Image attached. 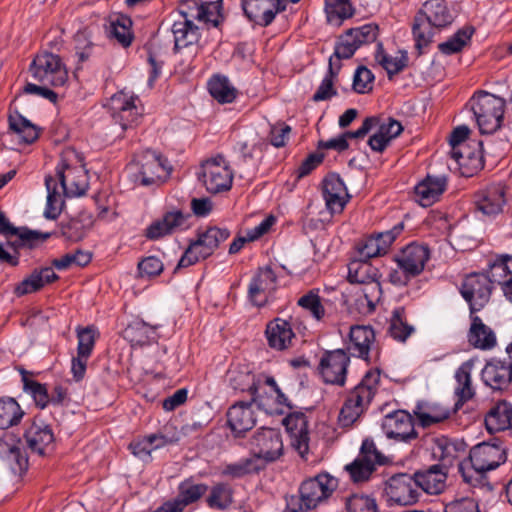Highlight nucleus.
Masks as SVG:
<instances>
[{
  "label": "nucleus",
  "instance_id": "14",
  "mask_svg": "<svg viewBox=\"0 0 512 512\" xmlns=\"http://www.w3.org/2000/svg\"><path fill=\"white\" fill-rule=\"evenodd\" d=\"M257 404L258 408L270 415L283 414L284 407L291 408L288 398L278 387L274 377L265 376L259 382V388L251 395L249 401Z\"/></svg>",
  "mask_w": 512,
  "mask_h": 512
},
{
  "label": "nucleus",
  "instance_id": "54",
  "mask_svg": "<svg viewBox=\"0 0 512 512\" xmlns=\"http://www.w3.org/2000/svg\"><path fill=\"white\" fill-rule=\"evenodd\" d=\"M45 186L47 189V202L44 210V217L50 220H55L61 214L64 201L61 194L57 191V183L52 176L45 177Z\"/></svg>",
  "mask_w": 512,
  "mask_h": 512
},
{
  "label": "nucleus",
  "instance_id": "52",
  "mask_svg": "<svg viewBox=\"0 0 512 512\" xmlns=\"http://www.w3.org/2000/svg\"><path fill=\"white\" fill-rule=\"evenodd\" d=\"M341 63H338L334 66L332 62V57L329 58L328 70L321 81L319 87L316 92L312 96V101L320 102L331 99L333 96L337 95V90L334 88V81L337 78L339 71L341 69Z\"/></svg>",
  "mask_w": 512,
  "mask_h": 512
},
{
  "label": "nucleus",
  "instance_id": "49",
  "mask_svg": "<svg viewBox=\"0 0 512 512\" xmlns=\"http://www.w3.org/2000/svg\"><path fill=\"white\" fill-rule=\"evenodd\" d=\"M208 491V485L193 483L190 479L182 481L178 486V495L172 499L184 511L185 507L197 502Z\"/></svg>",
  "mask_w": 512,
  "mask_h": 512
},
{
  "label": "nucleus",
  "instance_id": "4",
  "mask_svg": "<svg viewBox=\"0 0 512 512\" xmlns=\"http://www.w3.org/2000/svg\"><path fill=\"white\" fill-rule=\"evenodd\" d=\"M380 378V369L372 368L368 370L361 381L348 392L338 417L342 426H351L369 408L378 392Z\"/></svg>",
  "mask_w": 512,
  "mask_h": 512
},
{
  "label": "nucleus",
  "instance_id": "39",
  "mask_svg": "<svg viewBox=\"0 0 512 512\" xmlns=\"http://www.w3.org/2000/svg\"><path fill=\"white\" fill-rule=\"evenodd\" d=\"M472 363L466 361L460 365L455 372L456 386L454 394L457 397L455 410L460 409L467 401L475 396V390L472 387L471 371Z\"/></svg>",
  "mask_w": 512,
  "mask_h": 512
},
{
  "label": "nucleus",
  "instance_id": "28",
  "mask_svg": "<svg viewBox=\"0 0 512 512\" xmlns=\"http://www.w3.org/2000/svg\"><path fill=\"white\" fill-rule=\"evenodd\" d=\"M137 97L127 96L125 93H117L111 98L112 117L123 130L137 124L141 114L135 101Z\"/></svg>",
  "mask_w": 512,
  "mask_h": 512
},
{
  "label": "nucleus",
  "instance_id": "37",
  "mask_svg": "<svg viewBox=\"0 0 512 512\" xmlns=\"http://www.w3.org/2000/svg\"><path fill=\"white\" fill-rule=\"evenodd\" d=\"M471 325L468 331V342L475 348L490 350L495 347L497 340L494 331L485 325L475 313H470Z\"/></svg>",
  "mask_w": 512,
  "mask_h": 512
},
{
  "label": "nucleus",
  "instance_id": "47",
  "mask_svg": "<svg viewBox=\"0 0 512 512\" xmlns=\"http://www.w3.org/2000/svg\"><path fill=\"white\" fill-rule=\"evenodd\" d=\"M475 28L472 25H465L458 29L445 42L438 45V50L447 56L460 53L471 42Z\"/></svg>",
  "mask_w": 512,
  "mask_h": 512
},
{
  "label": "nucleus",
  "instance_id": "59",
  "mask_svg": "<svg viewBox=\"0 0 512 512\" xmlns=\"http://www.w3.org/2000/svg\"><path fill=\"white\" fill-rule=\"evenodd\" d=\"M346 512H378L376 499L363 493H353L345 499Z\"/></svg>",
  "mask_w": 512,
  "mask_h": 512
},
{
  "label": "nucleus",
  "instance_id": "36",
  "mask_svg": "<svg viewBox=\"0 0 512 512\" xmlns=\"http://www.w3.org/2000/svg\"><path fill=\"white\" fill-rule=\"evenodd\" d=\"M227 378L230 387L235 392H248L251 396L252 393L259 388V382L261 381V376H256L248 367V365H233L227 372Z\"/></svg>",
  "mask_w": 512,
  "mask_h": 512
},
{
  "label": "nucleus",
  "instance_id": "10",
  "mask_svg": "<svg viewBox=\"0 0 512 512\" xmlns=\"http://www.w3.org/2000/svg\"><path fill=\"white\" fill-rule=\"evenodd\" d=\"M350 356L344 349L324 350L316 371L323 383L343 387L346 384Z\"/></svg>",
  "mask_w": 512,
  "mask_h": 512
},
{
  "label": "nucleus",
  "instance_id": "31",
  "mask_svg": "<svg viewBox=\"0 0 512 512\" xmlns=\"http://www.w3.org/2000/svg\"><path fill=\"white\" fill-rule=\"evenodd\" d=\"M227 423L235 436H241L251 430L256 424L252 404L249 401L233 404L227 411Z\"/></svg>",
  "mask_w": 512,
  "mask_h": 512
},
{
  "label": "nucleus",
  "instance_id": "64",
  "mask_svg": "<svg viewBox=\"0 0 512 512\" xmlns=\"http://www.w3.org/2000/svg\"><path fill=\"white\" fill-rule=\"evenodd\" d=\"M492 277L501 283V278L512 277V255H499L491 264Z\"/></svg>",
  "mask_w": 512,
  "mask_h": 512
},
{
  "label": "nucleus",
  "instance_id": "60",
  "mask_svg": "<svg viewBox=\"0 0 512 512\" xmlns=\"http://www.w3.org/2000/svg\"><path fill=\"white\" fill-rule=\"evenodd\" d=\"M360 47L350 31L347 30L338 37L331 57H336L338 60L350 59Z\"/></svg>",
  "mask_w": 512,
  "mask_h": 512
},
{
  "label": "nucleus",
  "instance_id": "25",
  "mask_svg": "<svg viewBox=\"0 0 512 512\" xmlns=\"http://www.w3.org/2000/svg\"><path fill=\"white\" fill-rule=\"evenodd\" d=\"M322 195L331 213H341L351 196L338 173H328L322 181Z\"/></svg>",
  "mask_w": 512,
  "mask_h": 512
},
{
  "label": "nucleus",
  "instance_id": "45",
  "mask_svg": "<svg viewBox=\"0 0 512 512\" xmlns=\"http://www.w3.org/2000/svg\"><path fill=\"white\" fill-rule=\"evenodd\" d=\"M52 236L50 232H39L28 227H19L16 239L7 241L8 247L19 252L22 248L34 249Z\"/></svg>",
  "mask_w": 512,
  "mask_h": 512
},
{
  "label": "nucleus",
  "instance_id": "9",
  "mask_svg": "<svg viewBox=\"0 0 512 512\" xmlns=\"http://www.w3.org/2000/svg\"><path fill=\"white\" fill-rule=\"evenodd\" d=\"M497 281L489 274L473 272L463 280L460 293L469 304L471 314L480 311L489 302L493 291V284Z\"/></svg>",
  "mask_w": 512,
  "mask_h": 512
},
{
  "label": "nucleus",
  "instance_id": "23",
  "mask_svg": "<svg viewBox=\"0 0 512 512\" xmlns=\"http://www.w3.org/2000/svg\"><path fill=\"white\" fill-rule=\"evenodd\" d=\"M375 331L370 325H352L344 349L349 356L360 358L370 363V351L375 344Z\"/></svg>",
  "mask_w": 512,
  "mask_h": 512
},
{
  "label": "nucleus",
  "instance_id": "56",
  "mask_svg": "<svg viewBox=\"0 0 512 512\" xmlns=\"http://www.w3.org/2000/svg\"><path fill=\"white\" fill-rule=\"evenodd\" d=\"M263 469L264 465L258 463V459L250 457L241 459L239 462L236 463H230L225 465L221 471V475L235 479L242 478L249 474L258 473Z\"/></svg>",
  "mask_w": 512,
  "mask_h": 512
},
{
  "label": "nucleus",
  "instance_id": "30",
  "mask_svg": "<svg viewBox=\"0 0 512 512\" xmlns=\"http://www.w3.org/2000/svg\"><path fill=\"white\" fill-rule=\"evenodd\" d=\"M265 336L268 346L277 351L286 350L293 345L295 333L288 320L274 318L266 325Z\"/></svg>",
  "mask_w": 512,
  "mask_h": 512
},
{
  "label": "nucleus",
  "instance_id": "48",
  "mask_svg": "<svg viewBox=\"0 0 512 512\" xmlns=\"http://www.w3.org/2000/svg\"><path fill=\"white\" fill-rule=\"evenodd\" d=\"M210 95L219 103H232L237 97V90L229 79L220 74L213 75L207 83Z\"/></svg>",
  "mask_w": 512,
  "mask_h": 512
},
{
  "label": "nucleus",
  "instance_id": "46",
  "mask_svg": "<svg viewBox=\"0 0 512 512\" xmlns=\"http://www.w3.org/2000/svg\"><path fill=\"white\" fill-rule=\"evenodd\" d=\"M132 24V19L129 16L117 15L115 18L110 19L109 37L116 39L123 48L129 47L134 40Z\"/></svg>",
  "mask_w": 512,
  "mask_h": 512
},
{
  "label": "nucleus",
  "instance_id": "11",
  "mask_svg": "<svg viewBox=\"0 0 512 512\" xmlns=\"http://www.w3.org/2000/svg\"><path fill=\"white\" fill-rule=\"evenodd\" d=\"M29 70L35 80L52 87L63 86L68 80V73L60 56L50 52L37 55Z\"/></svg>",
  "mask_w": 512,
  "mask_h": 512
},
{
  "label": "nucleus",
  "instance_id": "51",
  "mask_svg": "<svg viewBox=\"0 0 512 512\" xmlns=\"http://www.w3.org/2000/svg\"><path fill=\"white\" fill-rule=\"evenodd\" d=\"M24 415L25 412L14 398L0 399V429L6 430L17 426L22 421Z\"/></svg>",
  "mask_w": 512,
  "mask_h": 512
},
{
  "label": "nucleus",
  "instance_id": "16",
  "mask_svg": "<svg viewBox=\"0 0 512 512\" xmlns=\"http://www.w3.org/2000/svg\"><path fill=\"white\" fill-rule=\"evenodd\" d=\"M385 493L390 501L399 505H413L421 497L415 472L397 473L385 482Z\"/></svg>",
  "mask_w": 512,
  "mask_h": 512
},
{
  "label": "nucleus",
  "instance_id": "22",
  "mask_svg": "<svg viewBox=\"0 0 512 512\" xmlns=\"http://www.w3.org/2000/svg\"><path fill=\"white\" fill-rule=\"evenodd\" d=\"M506 202V190L500 183L481 188L473 195L476 211L486 217H496L502 213Z\"/></svg>",
  "mask_w": 512,
  "mask_h": 512
},
{
  "label": "nucleus",
  "instance_id": "18",
  "mask_svg": "<svg viewBox=\"0 0 512 512\" xmlns=\"http://www.w3.org/2000/svg\"><path fill=\"white\" fill-rule=\"evenodd\" d=\"M69 156L79 158L74 150L65 152L62 156L61 164L56 168V174L61 188L67 195L81 196L85 194L87 183L85 181L84 167H72L67 163Z\"/></svg>",
  "mask_w": 512,
  "mask_h": 512
},
{
  "label": "nucleus",
  "instance_id": "55",
  "mask_svg": "<svg viewBox=\"0 0 512 512\" xmlns=\"http://www.w3.org/2000/svg\"><path fill=\"white\" fill-rule=\"evenodd\" d=\"M456 445L450 442L447 438L436 439L435 448L433 449L434 458L438 459L436 465L449 472L458 458Z\"/></svg>",
  "mask_w": 512,
  "mask_h": 512
},
{
  "label": "nucleus",
  "instance_id": "1",
  "mask_svg": "<svg viewBox=\"0 0 512 512\" xmlns=\"http://www.w3.org/2000/svg\"><path fill=\"white\" fill-rule=\"evenodd\" d=\"M455 14L446 0H427L414 16L412 34L418 56L423 54L433 41L435 30L450 26Z\"/></svg>",
  "mask_w": 512,
  "mask_h": 512
},
{
  "label": "nucleus",
  "instance_id": "33",
  "mask_svg": "<svg viewBox=\"0 0 512 512\" xmlns=\"http://www.w3.org/2000/svg\"><path fill=\"white\" fill-rule=\"evenodd\" d=\"M421 493L438 495L446 488L448 471L434 464L415 472Z\"/></svg>",
  "mask_w": 512,
  "mask_h": 512
},
{
  "label": "nucleus",
  "instance_id": "17",
  "mask_svg": "<svg viewBox=\"0 0 512 512\" xmlns=\"http://www.w3.org/2000/svg\"><path fill=\"white\" fill-rule=\"evenodd\" d=\"M382 429L389 439L411 444L418 439L414 418L404 410H396L387 414L382 421Z\"/></svg>",
  "mask_w": 512,
  "mask_h": 512
},
{
  "label": "nucleus",
  "instance_id": "44",
  "mask_svg": "<svg viewBox=\"0 0 512 512\" xmlns=\"http://www.w3.org/2000/svg\"><path fill=\"white\" fill-rule=\"evenodd\" d=\"M387 332L395 341L401 343H405L415 332L414 326L407 321L404 307H397L392 311Z\"/></svg>",
  "mask_w": 512,
  "mask_h": 512
},
{
  "label": "nucleus",
  "instance_id": "50",
  "mask_svg": "<svg viewBox=\"0 0 512 512\" xmlns=\"http://www.w3.org/2000/svg\"><path fill=\"white\" fill-rule=\"evenodd\" d=\"M234 490L229 483H215L206 497V503L209 508L215 510H226L233 503Z\"/></svg>",
  "mask_w": 512,
  "mask_h": 512
},
{
  "label": "nucleus",
  "instance_id": "58",
  "mask_svg": "<svg viewBox=\"0 0 512 512\" xmlns=\"http://www.w3.org/2000/svg\"><path fill=\"white\" fill-rule=\"evenodd\" d=\"M92 260V254L88 251L77 249L74 252L64 254L60 258L52 260V266L58 270H66L72 265L87 266Z\"/></svg>",
  "mask_w": 512,
  "mask_h": 512
},
{
  "label": "nucleus",
  "instance_id": "35",
  "mask_svg": "<svg viewBox=\"0 0 512 512\" xmlns=\"http://www.w3.org/2000/svg\"><path fill=\"white\" fill-rule=\"evenodd\" d=\"M59 279L52 267H42L34 269L29 276L24 278L16 285L14 293L18 296L40 291L45 285L53 283Z\"/></svg>",
  "mask_w": 512,
  "mask_h": 512
},
{
  "label": "nucleus",
  "instance_id": "6",
  "mask_svg": "<svg viewBox=\"0 0 512 512\" xmlns=\"http://www.w3.org/2000/svg\"><path fill=\"white\" fill-rule=\"evenodd\" d=\"M467 105L481 134H493L501 128L506 105L504 98L481 90L473 94Z\"/></svg>",
  "mask_w": 512,
  "mask_h": 512
},
{
  "label": "nucleus",
  "instance_id": "40",
  "mask_svg": "<svg viewBox=\"0 0 512 512\" xmlns=\"http://www.w3.org/2000/svg\"><path fill=\"white\" fill-rule=\"evenodd\" d=\"M398 53L399 56L393 57L386 53L382 42L377 43L374 55L375 61L385 69L390 80L408 66L409 57L407 51L399 50Z\"/></svg>",
  "mask_w": 512,
  "mask_h": 512
},
{
  "label": "nucleus",
  "instance_id": "21",
  "mask_svg": "<svg viewBox=\"0 0 512 512\" xmlns=\"http://www.w3.org/2000/svg\"><path fill=\"white\" fill-rule=\"evenodd\" d=\"M241 7L247 19L261 27L272 24L286 10L285 0H241Z\"/></svg>",
  "mask_w": 512,
  "mask_h": 512
},
{
  "label": "nucleus",
  "instance_id": "2",
  "mask_svg": "<svg viewBox=\"0 0 512 512\" xmlns=\"http://www.w3.org/2000/svg\"><path fill=\"white\" fill-rule=\"evenodd\" d=\"M405 228L403 221L395 224L390 230L373 233L357 244V251L360 262H353L349 266L348 281L350 283H367L369 276L366 275L369 266L367 261L371 258L385 255L393 242L400 236Z\"/></svg>",
  "mask_w": 512,
  "mask_h": 512
},
{
  "label": "nucleus",
  "instance_id": "13",
  "mask_svg": "<svg viewBox=\"0 0 512 512\" xmlns=\"http://www.w3.org/2000/svg\"><path fill=\"white\" fill-rule=\"evenodd\" d=\"M252 458L264 466L278 460L284 452L282 435L279 429L261 428L250 440Z\"/></svg>",
  "mask_w": 512,
  "mask_h": 512
},
{
  "label": "nucleus",
  "instance_id": "20",
  "mask_svg": "<svg viewBox=\"0 0 512 512\" xmlns=\"http://www.w3.org/2000/svg\"><path fill=\"white\" fill-rule=\"evenodd\" d=\"M277 289V275L271 266L259 267L253 275L248 298L254 306L264 307Z\"/></svg>",
  "mask_w": 512,
  "mask_h": 512
},
{
  "label": "nucleus",
  "instance_id": "24",
  "mask_svg": "<svg viewBox=\"0 0 512 512\" xmlns=\"http://www.w3.org/2000/svg\"><path fill=\"white\" fill-rule=\"evenodd\" d=\"M27 447L38 455H44L54 443L53 430L40 416H35L26 426L23 434Z\"/></svg>",
  "mask_w": 512,
  "mask_h": 512
},
{
  "label": "nucleus",
  "instance_id": "7",
  "mask_svg": "<svg viewBox=\"0 0 512 512\" xmlns=\"http://www.w3.org/2000/svg\"><path fill=\"white\" fill-rule=\"evenodd\" d=\"M230 235L231 233L227 228L216 226L207 227L204 231L198 230L197 239L190 241L175 270L192 266L207 259Z\"/></svg>",
  "mask_w": 512,
  "mask_h": 512
},
{
  "label": "nucleus",
  "instance_id": "3",
  "mask_svg": "<svg viewBox=\"0 0 512 512\" xmlns=\"http://www.w3.org/2000/svg\"><path fill=\"white\" fill-rule=\"evenodd\" d=\"M338 487V480L327 472H321L301 482L299 496L292 495L286 500L283 512H308L327 503Z\"/></svg>",
  "mask_w": 512,
  "mask_h": 512
},
{
  "label": "nucleus",
  "instance_id": "57",
  "mask_svg": "<svg viewBox=\"0 0 512 512\" xmlns=\"http://www.w3.org/2000/svg\"><path fill=\"white\" fill-rule=\"evenodd\" d=\"M325 12L330 23H341L354 15V8L350 0H325Z\"/></svg>",
  "mask_w": 512,
  "mask_h": 512
},
{
  "label": "nucleus",
  "instance_id": "8",
  "mask_svg": "<svg viewBox=\"0 0 512 512\" xmlns=\"http://www.w3.org/2000/svg\"><path fill=\"white\" fill-rule=\"evenodd\" d=\"M386 463H388V458L377 449L374 440L365 438L362 441L359 455L345 466V471L353 483L360 484L369 481L377 470V466Z\"/></svg>",
  "mask_w": 512,
  "mask_h": 512
},
{
  "label": "nucleus",
  "instance_id": "42",
  "mask_svg": "<svg viewBox=\"0 0 512 512\" xmlns=\"http://www.w3.org/2000/svg\"><path fill=\"white\" fill-rule=\"evenodd\" d=\"M450 154L457 162L461 174L465 177L473 176L484 167L480 151L472 150L470 146L457 152H450Z\"/></svg>",
  "mask_w": 512,
  "mask_h": 512
},
{
  "label": "nucleus",
  "instance_id": "41",
  "mask_svg": "<svg viewBox=\"0 0 512 512\" xmlns=\"http://www.w3.org/2000/svg\"><path fill=\"white\" fill-rule=\"evenodd\" d=\"M0 456L5 458L14 474L21 475L28 469V457L16 444L9 443L0 436Z\"/></svg>",
  "mask_w": 512,
  "mask_h": 512
},
{
  "label": "nucleus",
  "instance_id": "63",
  "mask_svg": "<svg viewBox=\"0 0 512 512\" xmlns=\"http://www.w3.org/2000/svg\"><path fill=\"white\" fill-rule=\"evenodd\" d=\"M137 270L141 278H154L163 272L164 264L156 256H147L138 262Z\"/></svg>",
  "mask_w": 512,
  "mask_h": 512
},
{
  "label": "nucleus",
  "instance_id": "26",
  "mask_svg": "<svg viewBox=\"0 0 512 512\" xmlns=\"http://www.w3.org/2000/svg\"><path fill=\"white\" fill-rule=\"evenodd\" d=\"M188 214H184L181 210L168 211L164 213L162 218L153 221L145 229V237L149 240H158L165 236L171 235L178 230L188 228Z\"/></svg>",
  "mask_w": 512,
  "mask_h": 512
},
{
  "label": "nucleus",
  "instance_id": "38",
  "mask_svg": "<svg viewBox=\"0 0 512 512\" xmlns=\"http://www.w3.org/2000/svg\"><path fill=\"white\" fill-rule=\"evenodd\" d=\"M181 15L183 19L172 25L175 52L197 43L200 38L198 27L188 18L187 13L181 11Z\"/></svg>",
  "mask_w": 512,
  "mask_h": 512
},
{
  "label": "nucleus",
  "instance_id": "15",
  "mask_svg": "<svg viewBox=\"0 0 512 512\" xmlns=\"http://www.w3.org/2000/svg\"><path fill=\"white\" fill-rule=\"evenodd\" d=\"M199 178L208 192L217 194L231 189L233 172L225 159L217 156L202 163Z\"/></svg>",
  "mask_w": 512,
  "mask_h": 512
},
{
  "label": "nucleus",
  "instance_id": "19",
  "mask_svg": "<svg viewBox=\"0 0 512 512\" xmlns=\"http://www.w3.org/2000/svg\"><path fill=\"white\" fill-rule=\"evenodd\" d=\"M506 460L505 449L494 443H480L469 453V464L478 474L482 475L499 467Z\"/></svg>",
  "mask_w": 512,
  "mask_h": 512
},
{
  "label": "nucleus",
  "instance_id": "12",
  "mask_svg": "<svg viewBox=\"0 0 512 512\" xmlns=\"http://www.w3.org/2000/svg\"><path fill=\"white\" fill-rule=\"evenodd\" d=\"M135 166L137 167L136 180L143 186L163 182L172 170L167 158L150 149L138 155Z\"/></svg>",
  "mask_w": 512,
  "mask_h": 512
},
{
  "label": "nucleus",
  "instance_id": "34",
  "mask_svg": "<svg viewBox=\"0 0 512 512\" xmlns=\"http://www.w3.org/2000/svg\"><path fill=\"white\" fill-rule=\"evenodd\" d=\"M484 423L490 433L512 430V403L496 401L485 414Z\"/></svg>",
  "mask_w": 512,
  "mask_h": 512
},
{
  "label": "nucleus",
  "instance_id": "61",
  "mask_svg": "<svg viewBox=\"0 0 512 512\" xmlns=\"http://www.w3.org/2000/svg\"><path fill=\"white\" fill-rule=\"evenodd\" d=\"M298 306L302 307L316 320L320 321L325 316V308L321 302L318 290L312 289L301 296L297 301Z\"/></svg>",
  "mask_w": 512,
  "mask_h": 512
},
{
  "label": "nucleus",
  "instance_id": "62",
  "mask_svg": "<svg viewBox=\"0 0 512 512\" xmlns=\"http://www.w3.org/2000/svg\"><path fill=\"white\" fill-rule=\"evenodd\" d=\"M375 76L370 69L364 65L357 67L353 77V90L358 94H366L372 91Z\"/></svg>",
  "mask_w": 512,
  "mask_h": 512
},
{
  "label": "nucleus",
  "instance_id": "32",
  "mask_svg": "<svg viewBox=\"0 0 512 512\" xmlns=\"http://www.w3.org/2000/svg\"><path fill=\"white\" fill-rule=\"evenodd\" d=\"M448 178L445 175H427L414 188L417 201L423 207H429L439 200L447 188Z\"/></svg>",
  "mask_w": 512,
  "mask_h": 512
},
{
  "label": "nucleus",
  "instance_id": "5",
  "mask_svg": "<svg viewBox=\"0 0 512 512\" xmlns=\"http://www.w3.org/2000/svg\"><path fill=\"white\" fill-rule=\"evenodd\" d=\"M430 258V249L427 245L412 242L403 247L393 256L398 269H392L388 274V281L395 286H407L411 279L419 276Z\"/></svg>",
  "mask_w": 512,
  "mask_h": 512
},
{
  "label": "nucleus",
  "instance_id": "53",
  "mask_svg": "<svg viewBox=\"0 0 512 512\" xmlns=\"http://www.w3.org/2000/svg\"><path fill=\"white\" fill-rule=\"evenodd\" d=\"M9 129L16 133L25 144H32L39 138V130L21 114L9 115Z\"/></svg>",
  "mask_w": 512,
  "mask_h": 512
},
{
  "label": "nucleus",
  "instance_id": "27",
  "mask_svg": "<svg viewBox=\"0 0 512 512\" xmlns=\"http://www.w3.org/2000/svg\"><path fill=\"white\" fill-rule=\"evenodd\" d=\"M481 378L494 391L507 389L512 382V362L491 359L482 369Z\"/></svg>",
  "mask_w": 512,
  "mask_h": 512
},
{
  "label": "nucleus",
  "instance_id": "43",
  "mask_svg": "<svg viewBox=\"0 0 512 512\" xmlns=\"http://www.w3.org/2000/svg\"><path fill=\"white\" fill-rule=\"evenodd\" d=\"M17 370L21 375L23 391L31 395L38 408L45 409L50 404V395L46 385L31 379L30 376L33 373L23 367H19Z\"/></svg>",
  "mask_w": 512,
  "mask_h": 512
},
{
  "label": "nucleus",
  "instance_id": "29",
  "mask_svg": "<svg viewBox=\"0 0 512 512\" xmlns=\"http://www.w3.org/2000/svg\"><path fill=\"white\" fill-rule=\"evenodd\" d=\"M283 424L290 434L291 445L304 458L309 452V431L307 417L302 412L288 414Z\"/></svg>",
  "mask_w": 512,
  "mask_h": 512
}]
</instances>
